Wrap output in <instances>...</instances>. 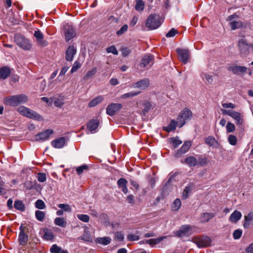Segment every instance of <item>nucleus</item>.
Returning a JSON list of instances; mask_svg holds the SVG:
<instances>
[{
    "mask_svg": "<svg viewBox=\"0 0 253 253\" xmlns=\"http://www.w3.org/2000/svg\"><path fill=\"white\" fill-rule=\"evenodd\" d=\"M28 100V98L27 95L20 94L6 97L3 99V102L5 105L16 107L20 104L26 103Z\"/></svg>",
    "mask_w": 253,
    "mask_h": 253,
    "instance_id": "nucleus-1",
    "label": "nucleus"
},
{
    "mask_svg": "<svg viewBox=\"0 0 253 253\" xmlns=\"http://www.w3.org/2000/svg\"><path fill=\"white\" fill-rule=\"evenodd\" d=\"M162 24L159 15L156 14L150 15L146 21V26L150 30H154L160 26Z\"/></svg>",
    "mask_w": 253,
    "mask_h": 253,
    "instance_id": "nucleus-2",
    "label": "nucleus"
},
{
    "mask_svg": "<svg viewBox=\"0 0 253 253\" xmlns=\"http://www.w3.org/2000/svg\"><path fill=\"white\" fill-rule=\"evenodd\" d=\"M14 40L16 44L24 50H29L31 49L32 44L29 40L26 38L25 36L17 34L14 36Z\"/></svg>",
    "mask_w": 253,
    "mask_h": 253,
    "instance_id": "nucleus-3",
    "label": "nucleus"
},
{
    "mask_svg": "<svg viewBox=\"0 0 253 253\" xmlns=\"http://www.w3.org/2000/svg\"><path fill=\"white\" fill-rule=\"evenodd\" d=\"M20 233L18 237V242L21 246H25L28 241V228L21 224L19 227Z\"/></svg>",
    "mask_w": 253,
    "mask_h": 253,
    "instance_id": "nucleus-4",
    "label": "nucleus"
},
{
    "mask_svg": "<svg viewBox=\"0 0 253 253\" xmlns=\"http://www.w3.org/2000/svg\"><path fill=\"white\" fill-rule=\"evenodd\" d=\"M154 63V56L151 54H146L144 55L141 59L139 66L141 68L147 67L149 69Z\"/></svg>",
    "mask_w": 253,
    "mask_h": 253,
    "instance_id": "nucleus-5",
    "label": "nucleus"
},
{
    "mask_svg": "<svg viewBox=\"0 0 253 253\" xmlns=\"http://www.w3.org/2000/svg\"><path fill=\"white\" fill-rule=\"evenodd\" d=\"M238 46L241 56H245L249 53L250 45L244 39L239 40Z\"/></svg>",
    "mask_w": 253,
    "mask_h": 253,
    "instance_id": "nucleus-6",
    "label": "nucleus"
},
{
    "mask_svg": "<svg viewBox=\"0 0 253 253\" xmlns=\"http://www.w3.org/2000/svg\"><path fill=\"white\" fill-rule=\"evenodd\" d=\"M194 242L199 248H205L210 246L211 239L208 236H200L194 238Z\"/></svg>",
    "mask_w": 253,
    "mask_h": 253,
    "instance_id": "nucleus-7",
    "label": "nucleus"
},
{
    "mask_svg": "<svg viewBox=\"0 0 253 253\" xmlns=\"http://www.w3.org/2000/svg\"><path fill=\"white\" fill-rule=\"evenodd\" d=\"M176 52L179 60L184 64L187 63L190 56V51L187 49L177 48Z\"/></svg>",
    "mask_w": 253,
    "mask_h": 253,
    "instance_id": "nucleus-8",
    "label": "nucleus"
},
{
    "mask_svg": "<svg viewBox=\"0 0 253 253\" xmlns=\"http://www.w3.org/2000/svg\"><path fill=\"white\" fill-rule=\"evenodd\" d=\"M223 114L228 115L233 118L236 121L237 125H241L243 123V119L241 117V114L238 112L225 109L221 110Z\"/></svg>",
    "mask_w": 253,
    "mask_h": 253,
    "instance_id": "nucleus-9",
    "label": "nucleus"
},
{
    "mask_svg": "<svg viewBox=\"0 0 253 253\" xmlns=\"http://www.w3.org/2000/svg\"><path fill=\"white\" fill-rule=\"evenodd\" d=\"M64 34L65 40L68 42L76 36V32L72 26L66 24L64 26Z\"/></svg>",
    "mask_w": 253,
    "mask_h": 253,
    "instance_id": "nucleus-10",
    "label": "nucleus"
},
{
    "mask_svg": "<svg viewBox=\"0 0 253 253\" xmlns=\"http://www.w3.org/2000/svg\"><path fill=\"white\" fill-rule=\"evenodd\" d=\"M227 70L229 71H231L235 75H241L247 72L248 68L245 66L230 65L228 67Z\"/></svg>",
    "mask_w": 253,
    "mask_h": 253,
    "instance_id": "nucleus-11",
    "label": "nucleus"
},
{
    "mask_svg": "<svg viewBox=\"0 0 253 253\" xmlns=\"http://www.w3.org/2000/svg\"><path fill=\"white\" fill-rule=\"evenodd\" d=\"M122 107V104L121 103H111L107 106L106 108V113L110 116H113L117 112L120 110Z\"/></svg>",
    "mask_w": 253,
    "mask_h": 253,
    "instance_id": "nucleus-12",
    "label": "nucleus"
},
{
    "mask_svg": "<svg viewBox=\"0 0 253 253\" xmlns=\"http://www.w3.org/2000/svg\"><path fill=\"white\" fill-rule=\"evenodd\" d=\"M191 146V143L190 141H185L182 145L181 147L179 149H178L175 153L174 155L175 157H181L183 154H185L186 152L188 151Z\"/></svg>",
    "mask_w": 253,
    "mask_h": 253,
    "instance_id": "nucleus-13",
    "label": "nucleus"
},
{
    "mask_svg": "<svg viewBox=\"0 0 253 253\" xmlns=\"http://www.w3.org/2000/svg\"><path fill=\"white\" fill-rule=\"evenodd\" d=\"M53 133V131L52 129H46L45 131L38 133L35 136V139L37 141H44L48 139L50 135H51Z\"/></svg>",
    "mask_w": 253,
    "mask_h": 253,
    "instance_id": "nucleus-14",
    "label": "nucleus"
},
{
    "mask_svg": "<svg viewBox=\"0 0 253 253\" xmlns=\"http://www.w3.org/2000/svg\"><path fill=\"white\" fill-rule=\"evenodd\" d=\"M12 70L7 66L0 68V80H5L9 77L11 74Z\"/></svg>",
    "mask_w": 253,
    "mask_h": 253,
    "instance_id": "nucleus-15",
    "label": "nucleus"
},
{
    "mask_svg": "<svg viewBox=\"0 0 253 253\" xmlns=\"http://www.w3.org/2000/svg\"><path fill=\"white\" fill-rule=\"evenodd\" d=\"M191 230V227L189 225H184L181 227L179 230L176 231L175 235L178 237H182L187 235L188 232Z\"/></svg>",
    "mask_w": 253,
    "mask_h": 253,
    "instance_id": "nucleus-16",
    "label": "nucleus"
},
{
    "mask_svg": "<svg viewBox=\"0 0 253 253\" xmlns=\"http://www.w3.org/2000/svg\"><path fill=\"white\" fill-rule=\"evenodd\" d=\"M99 125V122L97 119H91L86 125V127L91 133L96 132Z\"/></svg>",
    "mask_w": 253,
    "mask_h": 253,
    "instance_id": "nucleus-17",
    "label": "nucleus"
},
{
    "mask_svg": "<svg viewBox=\"0 0 253 253\" xmlns=\"http://www.w3.org/2000/svg\"><path fill=\"white\" fill-rule=\"evenodd\" d=\"M76 53V49L74 45H70L66 51V59L68 61L73 60L74 55Z\"/></svg>",
    "mask_w": 253,
    "mask_h": 253,
    "instance_id": "nucleus-18",
    "label": "nucleus"
},
{
    "mask_svg": "<svg viewBox=\"0 0 253 253\" xmlns=\"http://www.w3.org/2000/svg\"><path fill=\"white\" fill-rule=\"evenodd\" d=\"M149 85V80L148 79H144L133 84V87L134 88H139L144 89Z\"/></svg>",
    "mask_w": 253,
    "mask_h": 253,
    "instance_id": "nucleus-19",
    "label": "nucleus"
},
{
    "mask_svg": "<svg viewBox=\"0 0 253 253\" xmlns=\"http://www.w3.org/2000/svg\"><path fill=\"white\" fill-rule=\"evenodd\" d=\"M51 144L54 148H61L65 144V138L64 137H60L51 141Z\"/></svg>",
    "mask_w": 253,
    "mask_h": 253,
    "instance_id": "nucleus-20",
    "label": "nucleus"
},
{
    "mask_svg": "<svg viewBox=\"0 0 253 253\" xmlns=\"http://www.w3.org/2000/svg\"><path fill=\"white\" fill-rule=\"evenodd\" d=\"M26 117L39 121L43 120V118L40 114L33 110H30L29 108Z\"/></svg>",
    "mask_w": 253,
    "mask_h": 253,
    "instance_id": "nucleus-21",
    "label": "nucleus"
},
{
    "mask_svg": "<svg viewBox=\"0 0 253 253\" xmlns=\"http://www.w3.org/2000/svg\"><path fill=\"white\" fill-rule=\"evenodd\" d=\"M26 117L39 121L43 120V118L40 114L33 110H30L29 108Z\"/></svg>",
    "mask_w": 253,
    "mask_h": 253,
    "instance_id": "nucleus-22",
    "label": "nucleus"
},
{
    "mask_svg": "<svg viewBox=\"0 0 253 253\" xmlns=\"http://www.w3.org/2000/svg\"><path fill=\"white\" fill-rule=\"evenodd\" d=\"M215 216L214 213L204 212L200 215V222L205 223L209 221L211 219Z\"/></svg>",
    "mask_w": 253,
    "mask_h": 253,
    "instance_id": "nucleus-23",
    "label": "nucleus"
},
{
    "mask_svg": "<svg viewBox=\"0 0 253 253\" xmlns=\"http://www.w3.org/2000/svg\"><path fill=\"white\" fill-rule=\"evenodd\" d=\"M127 181L124 178H120L117 181V184L119 188H121L124 194L128 192V189L126 186Z\"/></svg>",
    "mask_w": 253,
    "mask_h": 253,
    "instance_id": "nucleus-24",
    "label": "nucleus"
},
{
    "mask_svg": "<svg viewBox=\"0 0 253 253\" xmlns=\"http://www.w3.org/2000/svg\"><path fill=\"white\" fill-rule=\"evenodd\" d=\"M184 163L190 167H193L198 165L197 159L193 156H188L184 159Z\"/></svg>",
    "mask_w": 253,
    "mask_h": 253,
    "instance_id": "nucleus-25",
    "label": "nucleus"
},
{
    "mask_svg": "<svg viewBox=\"0 0 253 253\" xmlns=\"http://www.w3.org/2000/svg\"><path fill=\"white\" fill-rule=\"evenodd\" d=\"M242 217V213L237 210L235 211L230 216L229 220L232 222L236 223Z\"/></svg>",
    "mask_w": 253,
    "mask_h": 253,
    "instance_id": "nucleus-26",
    "label": "nucleus"
},
{
    "mask_svg": "<svg viewBox=\"0 0 253 253\" xmlns=\"http://www.w3.org/2000/svg\"><path fill=\"white\" fill-rule=\"evenodd\" d=\"M142 105L144 108L142 110V114L143 116H145L146 114L152 109V104L150 102L145 100L143 102Z\"/></svg>",
    "mask_w": 253,
    "mask_h": 253,
    "instance_id": "nucleus-27",
    "label": "nucleus"
},
{
    "mask_svg": "<svg viewBox=\"0 0 253 253\" xmlns=\"http://www.w3.org/2000/svg\"><path fill=\"white\" fill-rule=\"evenodd\" d=\"M177 126H178L177 122L174 120H171L169 124L167 126L164 127L163 129L168 132L174 131Z\"/></svg>",
    "mask_w": 253,
    "mask_h": 253,
    "instance_id": "nucleus-28",
    "label": "nucleus"
},
{
    "mask_svg": "<svg viewBox=\"0 0 253 253\" xmlns=\"http://www.w3.org/2000/svg\"><path fill=\"white\" fill-rule=\"evenodd\" d=\"M168 141L169 143L172 145L173 149L177 148L182 143L178 136L170 137L169 138Z\"/></svg>",
    "mask_w": 253,
    "mask_h": 253,
    "instance_id": "nucleus-29",
    "label": "nucleus"
},
{
    "mask_svg": "<svg viewBox=\"0 0 253 253\" xmlns=\"http://www.w3.org/2000/svg\"><path fill=\"white\" fill-rule=\"evenodd\" d=\"M44 234L43 236V238L47 241H51L54 238V235L51 230L47 228L43 229Z\"/></svg>",
    "mask_w": 253,
    "mask_h": 253,
    "instance_id": "nucleus-30",
    "label": "nucleus"
},
{
    "mask_svg": "<svg viewBox=\"0 0 253 253\" xmlns=\"http://www.w3.org/2000/svg\"><path fill=\"white\" fill-rule=\"evenodd\" d=\"M180 114L184 120H190L192 117V112L187 108H185L181 112Z\"/></svg>",
    "mask_w": 253,
    "mask_h": 253,
    "instance_id": "nucleus-31",
    "label": "nucleus"
},
{
    "mask_svg": "<svg viewBox=\"0 0 253 253\" xmlns=\"http://www.w3.org/2000/svg\"><path fill=\"white\" fill-rule=\"evenodd\" d=\"M253 220V211L251 212L248 214L247 215L245 216V222L243 226L245 228H249L251 224V221Z\"/></svg>",
    "mask_w": 253,
    "mask_h": 253,
    "instance_id": "nucleus-32",
    "label": "nucleus"
},
{
    "mask_svg": "<svg viewBox=\"0 0 253 253\" xmlns=\"http://www.w3.org/2000/svg\"><path fill=\"white\" fill-rule=\"evenodd\" d=\"M111 239L109 237H98L95 240V242L103 245H107L111 242Z\"/></svg>",
    "mask_w": 253,
    "mask_h": 253,
    "instance_id": "nucleus-33",
    "label": "nucleus"
},
{
    "mask_svg": "<svg viewBox=\"0 0 253 253\" xmlns=\"http://www.w3.org/2000/svg\"><path fill=\"white\" fill-rule=\"evenodd\" d=\"M80 238L81 240L87 242H90L92 240L90 232L87 227L84 228V233Z\"/></svg>",
    "mask_w": 253,
    "mask_h": 253,
    "instance_id": "nucleus-34",
    "label": "nucleus"
},
{
    "mask_svg": "<svg viewBox=\"0 0 253 253\" xmlns=\"http://www.w3.org/2000/svg\"><path fill=\"white\" fill-rule=\"evenodd\" d=\"M103 100V97L102 96H99L95 98H94L93 99H92L91 101H90L88 103V106L89 107H92L96 106L97 104H98L99 103L101 102Z\"/></svg>",
    "mask_w": 253,
    "mask_h": 253,
    "instance_id": "nucleus-35",
    "label": "nucleus"
},
{
    "mask_svg": "<svg viewBox=\"0 0 253 253\" xmlns=\"http://www.w3.org/2000/svg\"><path fill=\"white\" fill-rule=\"evenodd\" d=\"M166 238V237L165 236H163L156 239H151L149 240H147L146 241V243L147 244H150L151 246H154L159 244Z\"/></svg>",
    "mask_w": 253,
    "mask_h": 253,
    "instance_id": "nucleus-36",
    "label": "nucleus"
},
{
    "mask_svg": "<svg viewBox=\"0 0 253 253\" xmlns=\"http://www.w3.org/2000/svg\"><path fill=\"white\" fill-rule=\"evenodd\" d=\"M97 72V68L96 67H94L92 68L91 70L88 71L86 75L84 76L83 80L84 81H87L89 79H91L93 76H94Z\"/></svg>",
    "mask_w": 253,
    "mask_h": 253,
    "instance_id": "nucleus-37",
    "label": "nucleus"
},
{
    "mask_svg": "<svg viewBox=\"0 0 253 253\" xmlns=\"http://www.w3.org/2000/svg\"><path fill=\"white\" fill-rule=\"evenodd\" d=\"M14 207L17 210L23 211L25 210V207L23 202L20 200H16L14 204Z\"/></svg>",
    "mask_w": 253,
    "mask_h": 253,
    "instance_id": "nucleus-38",
    "label": "nucleus"
},
{
    "mask_svg": "<svg viewBox=\"0 0 253 253\" xmlns=\"http://www.w3.org/2000/svg\"><path fill=\"white\" fill-rule=\"evenodd\" d=\"M54 223L61 227H65L67 222L63 217H57L54 220Z\"/></svg>",
    "mask_w": 253,
    "mask_h": 253,
    "instance_id": "nucleus-39",
    "label": "nucleus"
},
{
    "mask_svg": "<svg viewBox=\"0 0 253 253\" xmlns=\"http://www.w3.org/2000/svg\"><path fill=\"white\" fill-rule=\"evenodd\" d=\"M197 161H198L197 166L202 167V166H206L208 163L209 160L207 157L201 156L198 157Z\"/></svg>",
    "mask_w": 253,
    "mask_h": 253,
    "instance_id": "nucleus-40",
    "label": "nucleus"
},
{
    "mask_svg": "<svg viewBox=\"0 0 253 253\" xmlns=\"http://www.w3.org/2000/svg\"><path fill=\"white\" fill-rule=\"evenodd\" d=\"M179 174L177 172H175L174 173L171 172L169 174V178L167 182L166 183L165 185L164 186V188L167 187L168 185L170 184L173 181H175L174 178L176 176H177Z\"/></svg>",
    "mask_w": 253,
    "mask_h": 253,
    "instance_id": "nucleus-41",
    "label": "nucleus"
},
{
    "mask_svg": "<svg viewBox=\"0 0 253 253\" xmlns=\"http://www.w3.org/2000/svg\"><path fill=\"white\" fill-rule=\"evenodd\" d=\"M179 174L177 172H175L174 173L171 172L169 174V178L167 182L166 183L165 185L164 186V188L167 187L168 185L170 184L173 181H175L174 178L176 176H177Z\"/></svg>",
    "mask_w": 253,
    "mask_h": 253,
    "instance_id": "nucleus-42",
    "label": "nucleus"
},
{
    "mask_svg": "<svg viewBox=\"0 0 253 253\" xmlns=\"http://www.w3.org/2000/svg\"><path fill=\"white\" fill-rule=\"evenodd\" d=\"M181 205V203L180 199L178 198L176 199L172 204L171 208L172 211H177L180 208Z\"/></svg>",
    "mask_w": 253,
    "mask_h": 253,
    "instance_id": "nucleus-43",
    "label": "nucleus"
},
{
    "mask_svg": "<svg viewBox=\"0 0 253 253\" xmlns=\"http://www.w3.org/2000/svg\"><path fill=\"white\" fill-rule=\"evenodd\" d=\"M230 26L232 30H236L241 28L243 26V23L241 21H232L230 23Z\"/></svg>",
    "mask_w": 253,
    "mask_h": 253,
    "instance_id": "nucleus-44",
    "label": "nucleus"
},
{
    "mask_svg": "<svg viewBox=\"0 0 253 253\" xmlns=\"http://www.w3.org/2000/svg\"><path fill=\"white\" fill-rule=\"evenodd\" d=\"M135 8L137 11H142L144 8V3L142 0H136Z\"/></svg>",
    "mask_w": 253,
    "mask_h": 253,
    "instance_id": "nucleus-45",
    "label": "nucleus"
},
{
    "mask_svg": "<svg viewBox=\"0 0 253 253\" xmlns=\"http://www.w3.org/2000/svg\"><path fill=\"white\" fill-rule=\"evenodd\" d=\"M99 218L102 223L106 224L109 223V217L106 213H101L99 215Z\"/></svg>",
    "mask_w": 253,
    "mask_h": 253,
    "instance_id": "nucleus-46",
    "label": "nucleus"
},
{
    "mask_svg": "<svg viewBox=\"0 0 253 253\" xmlns=\"http://www.w3.org/2000/svg\"><path fill=\"white\" fill-rule=\"evenodd\" d=\"M120 50L122 52V56L124 57L128 56L131 52V49L127 47H122Z\"/></svg>",
    "mask_w": 253,
    "mask_h": 253,
    "instance_id": "nucleus-47",
    "label": "nucleus"
},
{
    "mask_svg": "<svg viewBox=\"0 0 253 253\" xmlns=\"http://www.w3.org/2000/svg\"><path fill=\"white\" fill-rule=\"evenodd\" d=\"M205 143L210 146H213L214 143L216 142L214 137L209 136L205 138Z\"/></svg>",
    "mask_w": 253,
    "mask_h": 253,
    "instance_id": "nucleus-48",
    "label": "nucleus"
},
{
    "mask_svg": "<svg viewBox=\"0 0 253 253\" xmlns=\"http://www.w3.org/2000/svg\"><path fill=\"white\" fill-rule=\"evenodd\" d=\"M36 218L40 221H43L44 216L45 213L43 211H37L35 213Z\"/></svg>",
    "mask_w": 253,
    "mask_h": 253,
    "instance_id": "nucleus-49",
    "label": "nucleus"
},
{
    "mask_svg": "<svg viewBox=\"0 0 253 253\" xmlns=\"http://www.w3.org/2000/svg\"><path fill=\"white\" fill-rule=\"evenodd\" d=\"M191 191V187L190 186H186L182 193V199H186L188 197V194Z\"/></svg>",
    "mask_w": 253,
    "mask_h": 253,
    "instance_id": "nucleus-50",
    "label": "nucleus"
},
{
    "mask_svg": "<svg viewBox=\"0 0 253 253\" xmlns=\"http://www.w3.org/2000/svg\"><path fill=\"white\" fill-rule=\"evenodd\" d=\"M140 92H130L122 95L121 97L122 99L132 97L139 94Z\"/></svg>",
    "mask_w": 253,
    "mask_h": 253,
    "instance_id": "nucleus-51",
    "label": "nucleus"
},
{
    "mask_svg": "<svg viewBox=\"0 0 253 253\" xmlns=\"http://www.w3.org/2000/svg\"><path fill=\"white\" fill-rule=\"evenodd\" d=\"M106 51L107 53H112L114 55H118V51L117 50L115 45H111L110 46L108 47L106 49Z\"/></svg>",
    "mask_w": 253,
    "mask_h": 253,
    "instance_id": "nucleus-52",
    "label": "nucleus"
},
{
    "mask_svg": "<svg viewBox=\"0 0 253 253\" xmlns=\"http://www.w3.org/2000/svg\"><path fill=\"white\" fill-rule=\"evenodd\" d=\"M61 250V247H58L56 244H54L50 248V252L51 253H60Z\"/></svg>",
    "mask_w": 253,
    "mask_h": 253,
    "instance_id": "nucleus-53",
    "label": "nucleus"
},
{
    "mask_svg": "<svg viewBox=\"0 0 253 253\" xmlns=\"http://www.w3.org/2000/svg\"><path fill=\"white\" fill-rule=\"evenodd\" d=\"M58 207L65 211L71 212L72 211L70 206L67 204H59L58 205Z\"/></svg>",
    "mask_w": 253,
    "mask_h": 253,
    "instance_id": "nucleus-54",
    "label": "nucleus"
},
{
    "mask_svg": "<svg viewBox=\"0 0 253 253\" xmlns=\"http://www.w3.org/2000/svg\"><path fill=\"white\" fill-rule=\"evenodd\" d=\"M29 108L27 107H26L24 106H22L19 107L17 111L22 115L26 117V115L27 114V113L28 111Z\"/></svg>",
    "mask_w": 253,
    "mask_h": 253,
    "instance_id": "nucleus-55",
    "label": "nucleus"
},
{
    "mask_svg": "<svg viewBox=\"0 0 253 253\" xmlns=\"http://www.w3.org/2000/svg\"><path fill=\"white\" fill-rule=\"evenodd\" d=\"M35 207L39 209H44L45 207L44 203L42 200H38L35 203Z\"/></svg>",
    "mask_w": 253,
    "mask_h": 253,
    "instance_id": "nucleus-56",
    "label": "nucleus"
},
{
    "mask_svg": "<svg viewBox=\"0 0 253 253\" xmlns=\"http://www.w3.org/2000/svg\"><path fill=\"white\" fill-rule=\"evenodd\" d=\"M77 217L80 220L84 222H88L89 220V217L86 214H79L77 215Z\"/></svg>",
    "mask_w": 253,
    "mask_h": 253,
    "instance_id": "nucleus-57",
    "label": "nucleus"
},
{
    "mask_svg": "<svg viewBox=\"0 0 253 253\" xmlns=\"http://www.w3.org/2000/svg\"><path fill=\"white\" fill-rule=\"evenodd\" d=\"M228 140L229 143L232 145H235L237 144V139L235 135H230L228 136Z\"/></svg>",
    "mask_w": 253,
    "mask_h": 253,
    "instance_id": "nucleus-58",
    "label": "nucleus"
},
{
    "mask_svg": "<svg viewBox=\"0 0 253 253\" xmlns=\"http://www.w3.org/2000/svg\"><path fill=\"white\" fill-rule=\"evenodd\" d=\"M177 125L179 127H181L185 124V120H184L180 114L177 118Z\"/></svg>",
    "mask_w": 253,
    "mask_h": 253,
    "instance_id": "nucleus-59",
    "label": "nucleus"
},
{
    "mask_svg": "<svg viewBox=\"0 0 253 253\" xmlns=\"http://www.w3.org/2000/svg\"><path fill=\"white\" fill-rule=\"evenodd\" d=\"M88 166L84 165H82L80 167H78L76 169V171H77V173L79 175H80L83 172L84 170H88Z\"/></svg>",
    "mask_w": 253,
    "mask_h": 253,
    "instance_id": "nucleus-60",
    "label": "nucleus"
},
{
    "mask_svg": "<svg viewBox=\"0 0 253 253\" xmlns=\"http://www.w3.org/2000/svg\"><path fill=\"white\" fill-rule=\"evenodd\" d=\"M178 33L177 30H175L174 28H172L170 30V31L167 33L166 35V37L167 38H171L173 37L175 35Z\"/></svg>",
    "mask_w": 253,
    "mask_h": 253,
    "instance_id": "nucleus-61",
    "label": "nucleus"
},
{
    "mask_svg": "<svg viewBox=\"0 0 253 253\" xmlns=\"http://www.w3.org/2000/svg\"><path fill=\"white\" fill-rule=\"evenodd\" d=\"M10 79L9 80L10 84L11 83H16L18 82L19 80L20 77L19 75L17 74H12L11 76L10 75Z\"/></svg>",
    "mask_w": 253,
    "mask_h": 253,
    "instance_id": "nucleus-62",
    "label": "nucleus"
},
{
    "mask_svg": "<svg viewBox=\"0 0 253 253\" xmlns=\"http://www.w3.org/2000/svg\"><path fill=\"white\" fill-rule=\"evenodd\" d=\"M127 25L126 24H125L123 25L121 28V29L117 32L116 34L119 36H121L127 30Z\"/></svg>",
    "mask_w": 253,
    "mask_h": 253,
    "instance_id": "nucleus-63",
    "label": "nucleus"
},
{
    "mask_svg": "<svg viewBox=\"0 0 253 253\" xmlns=\"http://www.w3.org/2000/svg\"><path fill=\"white\" fill-rule=\"evenodd\" d=\"M235 126L231 122H228L226 125V130L228 133L233 132L235 130Z\"/></svg>",
    "mask_w": 253,
    "mask_h": 253,
    "instance_id": "nucleus-64",
    "label": "nucleus"
}]
</instances>
